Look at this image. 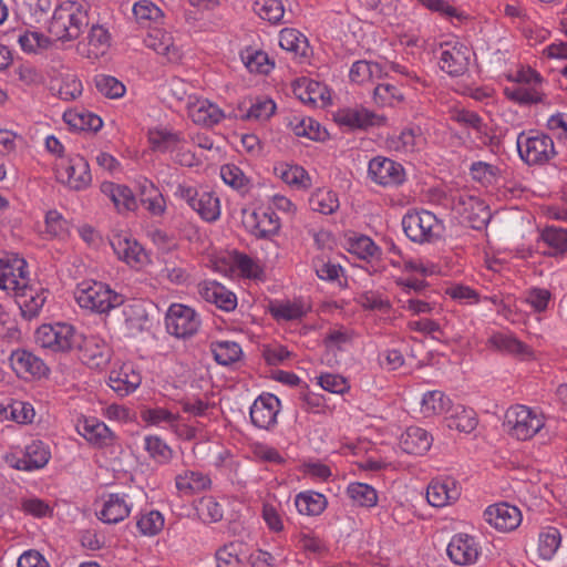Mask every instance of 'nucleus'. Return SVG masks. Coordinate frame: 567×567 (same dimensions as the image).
Wrapping results in <instances>:
<instances>
[{
    "label": "nucleus",
    "mask_w": 567,
    "mask_h": 567,
    "mask_svg": "<svg viewBox=\"0 0 567 567\" xmlns=\"http://www.w3.org/2000/svg\"><path fill=\"white\" fill-rule=\"evenodd\" d=\"M254 11L260 19L271 24L284 22L285 8L280 0H256Z\"/></svg>",
    "instance_id": "e433bc0d"
},
{
    "label": "nucleus",
    "mask_w": 567,
    "mask_h": 567,
    "mask_svg": "<svg viewBox=\"0 0 567 567\" xmlns=\"http://www.w3.org/2000/svg\"><path fill=\"white\" fill-rule=\"evenodd\" d=\"M196 512L204 523H216L224 516L221 505L213 496H203L196 505Z\"/></svg>",
    "instance_id": "79ce46f5"
},
{
    "label": "nucleus",
    "mask_w": 567,
    "mask_h": 567,
    "mask_svg": "<svg viewBox=\"0 0 567 567\" xmlns=\"http://www.w3.org/2000/svg\"><path fill=\"white\" fill-rule=\"evenodd\" d=\"M486 522L501 532L516 529L522 523L520 511L508 503L491 505L484 513Z\"/></svg>",
    "instance_id": "4468645a"
},
{
    "label": "nucleus",
    "mask_w": 567,
    "mask_h": 567,
    "mask_svg": "<svg viewBox=\"0 0 567 567\" xmlns=\"http://www.w3.org/2000/svg\"><path fill=\"white\" fill-rule=\"evenodd\" d=\"M133 13L136 20L141 23L147 21L157 22L163 18L162 10L150 1H140L134 4Z\"/></svg>",
    "instance_id": "e2e57ef3"
},
{
    "label": "nucleus",
    "mask_w": 567,
    "mask_h": 567,
    "mask_svg": "<svg viewBox=\"0 0 567 567\" xmlns=\"http://www.w3.org/2000/svg\"><path fill=\"white\" fill-rule=\"evenodd\" d=\"M309 206L313 212L330 215L338 209L339 200L333 192L318 189L310 196Z\"/></svg>",
    "instance_id": "ea45409f"
},
{
    "label": "nucleus",
    "mask_w": 567,
    "mask_h": 567,
    "mask_svg": "<svg viewBox=\"0 0 567 567\" xmlns=\"http://www.w3.org/2000/svg\"><path fill=\"white\" fill-rule=\"evenodd\" d=\"M74 296L81 308L97 313H106L124 302L123 295L116 293L107 285L95 280L80 282Z\"/></svg>",
    "instance_id": "f03ea898"
},
{
    "label": "nucleus",
    "mask_w": 567,
    "mask_h": 567,
    "mask_svg": "<svg viewBox=\"0 0 567 567\" xmlns=\"http://www.w3.org/2000/svg\"><path fill=\"white\" fill-rule=\"evenodd\" d=\"M355 301L368 310L388 312L391 308L390 301L384 299L381 293L377 291H364L359 293L355 298Z\"/></svg>",
    "instance_id": "bf43d9fd"
},
{
    "label": "nucleus",
    "mask_w": 567,
    "mask_h": 567,
    "mask_svg": "<svg viewBox=\"0 0 567 567\" xmlns=\"http://www.w3.org/2000/svg\"><path fill=\"white\" fill-rule=\"evenodd\" d=\"M543 240L553 248V255L567 254V229L547 227L542 233Z\"/></svg>",
    "instance_id": "3c124183"
},
{
    "label": "nucleus",
    "mask_w": 567,
    "mask_h": 567,
    "mask_svg": "<svg viewBox=\"0 0 567 567\" xmlns=\"http://www.w3.org/2000/svg\"><path fill=\"white\" fill-rule=\"evenodd\" d=\"M144 42L147 48L163 55L167 62L176 63L182 59V52L174 44L172 35L163 29L152 28Z\"/></svg>",
    "instance_id": "a211bd4d"
},
{
    "label": "nucleus",
    "mask_w": 567,
    "mask_h": 567,
    "mask_svg": "<svg viewBox=\"0 0 567 567\" xmlns=\"http://www.w3.org/2000/svg\"><path fill=\"white\" fill-rule=\"evenodd\" d=\"M165 324L169 334L186 339L198 331L200 320L195 310L190 307L174 303L168 308Z\"/></svg>",
    "instance_id": "6e6552de"
},
{
    "label": "nucleus",
    "mask_w": 567,
    "mask_h": 567,
    "mask_svg": "<svg viewBox=\"0 0 567 567\" xmlns=\"http://www.w3.org/2000/svg\"><path fill=\"white\" fill-rule=\"evenodd\" d=\"M87 25L89 16L83 6L76 1H64L55 8L48 30L56 40L72 41Z\"/></svg>",
    "instance_id": "f257e3e1"
},
{
    "label": "nucleus",
    "mask_w": 567,
    "mask_h": 567,
    "mask_svg": "<svg viewBox=\"0 0 567 567\" xmlns=\"http://www.w3.org/2000/svg\"><path fill=\"white\" fill-rule=\"evenodd\" d=\"M280 401L270 393L259 395L250 408V419L259 429L269 430L277 423Z\"/></svg>",
    "instance_id": "ddd939ff"
},
{
    "label": "nucleus",
    "mask_w": 567,
    "mask_h": 567,
    "mask_svg": "<svg viewBox=\"0 0 567 567\" xmlns=\"http://www.w3.org/2000/svg\"><path fill=\"white\" fill-rule=\"evenodd\" d=\"M276 111V104L270 99L259 100L256 103L251 104L249 110L245 115H243V120H256L264 121L268 120Z\"/></svg>",
    "instance_id": "680f3d73"
},
{
    "label": "nucleus",
    "mask_w": 567,
    "mask_h": 567,
    "mask_svg": "<svg viewBox=\"0 0 567 567\" xmlns=\"http://www.w3.org/2000/svg\"><path fill=\"white\" fill-rule=\"evenodd\" d=\"M476 413L472 408L457 405L452 409L447 426L460 432L471 433L477 426Z\"/></svg>",
    "instance_id": "c756f323"
},
{
    "label": "nucleus",
    "mask_w": 567,
    "mask_h": 567,
    "mask_svg": "<svg viewBox=\"0 0 567 567\" xmlns=\"http://www.w3.org/2000/svg\"><path fill=\"white\" fill-rule=\"evenodd\" d=\"M241 545L229 543L216 551L217 567H241L240 558Z\"/></svg>",
    "instance_id": "09e8293b"
},
{
    "label": "nucleus",
    "mask_w": 567,
    "mask_h": 567,
    "mask_svg": "<svg viewBox=\"0 0 567 567\" xmlns=\"http://www.w3.org/2000/svg\"><path fill=\"white\" fill-rule=\"evenodd\" d=\"M141 417L144 422L151 425H159L165 423L171 427L177 425L179 415L172 413L169 410L164 408L146 409L141 412Z\"/></svg>",
    "instance_id": "de8ad7c7"
},
{
    "label": "nucleus",
    "mask_w": 567,
    "mask_h": 567,
    "mask_svg": "<svg viewBox=\"0 0 567 567\" xmlns=\"http://www.w3.org/2000/svg\"><path fill=\"white\" fill-rule=\"evenodd\" d=\"M489 343L499 351L519 355L522 358L532 354L530 349L511 334L495 333L491 337Z\"/></svg>",
    "instance_id": "f704fd0d"
},
{
    "label": "nucleus",
    "mask_w": 567,
    "mask_h": 567,
    "mask_svg": "<svg viewBox=\"0 0 567 567\" xmlns=\"http://www.w3.org/2000/svg\"><path fill=\"white\" fill-rule=\"evenodd\" d=\"M111 246L118 259L127 264H141L145 256L143 247L127 236L115 235L111 239Z\"/></svg>",
    "instance_id": "4be33fe9"
},
{
    "label": "nucleus",
    "mask_w": 567,
    "mask_h": 567,
    "mask_svg": "<svg viewBox=\"0 0 567 567\" xmlns=\"http://www.w3.org/2000/svg\"><path fill=\"white\" fill-rule=\"evenodd\" d=\"M451 409V400L441 391H429L423 395L421 412L425 417L442 414Z\"/></svg>",
    "instance_id": "72a5a7b5"
},
{
    "label": "nucleus",
    "mask_w": 567,
    "mask_h": 567,
    "mask_svg": "<svg viewBox=\"0 0 567 567\" xmlns=\"http://www.w3.org/2000/svg\"><path fill=\"white\" fill-rule=\"evenodd\" d=\"M279 44L284 50L301 58L307 56L309 50L308 39L300 31L292 28L280 31Z\"/></svg>",
    "instance_id": "c85d7f7f"
},
{
    "label": "nucleus",
    "mask_w": 567,
    "mask_h": 567,
    "mask_svg": "<svg viewBox=\"0 0 567 567\" xmlns=\"http://www.w3.org/2000/svg\"><path fill=\"white\" fill-rule=\"evenodd\" d=\"M214 359L220 365H230L237 362L241 354V348L234 341H218L210 344Z\"/></svg>",
    "instance_id": "c9c22d12"
},
{
    "label": "nucleus",
    "mask_w": 567,
    "mask_h": 567,
    "mask_svg": "<svg viewBox=\"0 0 567 567\" xmlns=\"http://www.w3.org/2000/svg\"><path fill=\"white\" fill-rule=\"evenodd\" d=\"M385 118L367 109L348 110L340 114V122L352 128L367 130L383 124Z\"/></svg>",
    "instance_id": "a878e982"
},
{
    "label": "nucleus",
    "mask_w": 567,
    "mask_h": 567,
    "mask_svg": "<svg viewBox=\"0 0 567 567\" xmlns=\"http://www.w3.org/2000/svg\"><path fill=\"white\" fill-rule=\"evenodd\" d=\"M460 496V488L455 482L446 480H432L426 489V499L433 507H443Z\"/></svg>",
    "instance_id": "412c9836"
},
{
    "label": "nucleus",
    "mask_w": 567,
    "mask_h": 567,
    "mask_svg": "<svg viewBox=\"0 0 567 567\" xmlns=\"http://www.w3.org/2000/svg\"><path fill=\"white\" fill-rule=\"evenodd\" d=\"M561 536L557 528L548 527L538 536V556L543 560H549L560 546Z\"/></svg>",
    "instance_id": "4c0bfd02"
},
{
    "label": "nucleus",
    "mask_w": 567,
    "mask_h": 567,
    "mask_svg": "<svg viewBox=\"0 0 567 567\" xmlns=\"http://www.w3.org/2000/svg\"><path fill=\"white\" fill-rule=\"evenodd\" d=\"M1 265V279L3 290H12L13 292L21 287V281H28L27 277V261L19 258L14 254L2 252L0 256Z\"/></svg>",
    "instance_id": "2eb2a0df"
},
{
    "label": "nucleus",
    "mask_w": 567,
    "mask_h": 567,
    "mask_svg": "<svg viewBox=\"0 0 567 567\" xmlns=\"http://www.w3.org/2000/svg\"><path fill=\"white\" fill-rule=\"evenodd\" d=\"M200 297L218 309L230 312L237 307L236 295L217 281H204L198 285Z\"/></svg>",
    "instance_id": "f3484780"
},
{
    "label": "nucleus",
    "mask_w": 567,
    "mask_h": 567,
    "mask_svg": "<svg viewBox=\"0 0 567 567\" xmlns=\"http://www.w3.org/2000/svg\"><path fill=\"white\" fill-rule=\"evenodd\" d=\"M125 323L128 330H142L146 315L140 305H128L124 308Z\"/></svg>",
    "instance_id": "774afa93"
},
{
    "label": "nucleus",
    "mask_w": 567,
    "mask_h": 567,
    "mask_svg": "<svg viewBox=\"0 0 567 567\" xmlns=\"http://www.w3.org/2000/svg\"><path fill=\"white\" fill-rule=\"evenodd\" d=\"M223 181L237 190L246 192L248 189L249 179L244 172L236 165L226 164L220 168Z\"/></svg>",
    "instance_id": "864d4df0"
},
{
    "label": "nucleus",
    "mask_w": 567,
    "mask_h": 567,
    "mask_svg": "<svg viewBox=\"0 0 567 567\" xmlns=\"http://www.w3.org/2000/svg\"><path fill=\"white\" fill-rule=\"evenodd\" d=\"M276 174L288 185L299 188H309L311 179L307 171L298 165L281 164L275 167Z\"/></svg>",
    "instance_id": "473e14b6"
},
{
    "label": "nucleus",
    "mask_w": 567,
    "mask_h": 567,
    "mask_svg": "<svg viewBox=\"0 0 567 567\" xmlns=\"http://www.w3.org/2000/svg\"><path fill=\"white\" fill-rule=\"evenodd\" d=\"M94 82L97 91L109 99H118L125 94V85L114 76L99 74Z\"/></svg>",
    "instance_id": "a18cd8bd"
},
{
    "label": "nucleus",
    "mask_w": 567,
    "mask_h": 567,
    "mask_svg": "<svg viewBox=\"0 0 567 567\" xmlns=\"http://www.w3.org/2000/svg\"><path fill=\"white\" fill-rule=\"evenodd\" d=\"M370 178L382 186L400 185L404 181V168L390 158L377 156L369 163Z\"/></svg>",
    "instance_id": "f8f14e48"
},
{
    "label": "nucleus",
    "mask_w": 567,
    "mask_h": 567,
    "mask_svg": "<svg viewBox=\"0 0 567 567\" xmlns=\"http://www.w3.org/2000/svg\"><path fill=\"white\" fill-rule=\"evenodd\" d=\"M81 340V333L68 323L42 324L35 331V342L53 352H71Z\"/></svg>",
    "instance_id": "7ed1b4c3"
},
{
    "label": "nucleus",
    "mask_w": 567,
    "mask_h": 567,
    "mask_svg": "<svg viewBox=\"0 0 567 567\" xmlns=\"http://www.w3.org/2000/svg\"><path fill=\"white\" fill-rule=\"evenodd\" d=\"M50 452L41 441H33L25 447L24 455L18 460L17 468L23 471L38 470L48 464Z\"/></svg>",
    "instance_id": "5701e85b"
},
{
    "label": "nucleus",
    "mask_w": 567,
    "mask_h": 567,
    "mask_svg": "<svg viewBox=\"0 0 567 567\" xmlns=\"http://www.w3.org/2000/svg\"><path fill=\"white\" fill-rule=\"evenodd\" d=\"M136 525L143 535L154 536L163 529L164 517L158 511H151L142 515Z\"/></svg>",
    "instance_id": "13d9d810"
},
{
    "label": "nucleus",
    "mask_w": 567,
    "mask_h": 567,
    "mask_svg": "<svg viewBox=\"0 0 567 567\" xmlns=\"http://www.w3.org/2000/svg\"><path fill=\"white\" fill-rule=\"evenodd\" d=\"M254 216L257 220L254 234L258 238H269L279 231L280 223L275 214L262 213L260 217L256 213Z\"/></svg>",
    "instance_id": "5fc2aeb1"
},
{
    "label": "nucleus",
    "mask_w": 567,
    "mask_h": 567,
    "mask_svg": "<svg viewBox=\"0 0 567 567\" xmlns=\"http://www.w3.org/2000/svg\"><path fill=\"white\" fill-rule=\"evenodd\" d=\"M79 359L91 369L105 368L112 357V349L109 344L95 336L84 337L78 342L75 350Z\"/></svg>",
    "instance_id": "1a4fd4ad"
},
{
    "label": "nucleus",
    "mask_w": 567,
    "mask_h": 567,
    "mask_svg": "<svg viewBox=\"0 0 567 567\" xmlns=\"http://www.w3.org/2000/svg\"><path fill=\"white\" fill-rule=\"evenodd\" d=\"M80 433L95 446L104 447L113 444L114 436L112 431L103 422L95 419L84 420Z\"/></svg>",
    "instance_id": "393cba45"
},
{
    "label": "nucleus",
    "mask_w": 567,
    "mask_h": 567,
    "mask_svg": "<svg viewBox=\"0 0 567 567\" xmlns=\"http://www.w3.org/2000/svg\"><path fill=\"white\" fill-rule=\"evenodd\" d=\"M56 181L72 190H83L91 185L92 176L87 161L72 155L55 163Z\"/></svg>",
    "instance_id": "423d86ee"
},
{
    "label": "nucleus",
    "mask_w": 567,
    "mask_h": 567,
    "mask_svg": "<svg viewBox=\"0 0 567 567\" xmlns=\"http://www.w3.org/2000/svg\"><path fill=\"white\" fill-rule=\"evenodd\" d=\"M64 121L74 130L97 132L103 122L100 116L85 112H66Z\"/></svg>",
    "instance_id": "58836bf2"
},
{
    "label": "nucleus",
    "mask_w": 567,
    "mask_h": 567,
    "mask_svg": "<svg viewBox=\"0 0 567 567\" xmlns=\"http://www.w3.org/2000/svg\"><path fill=\"white\" fill-rule=\"evenodd\" d=\"M517 150L520 158L528 165H543L556 155L553 138L543 133H520L517 137Z\"/></svg>",
    "instance_id": "0eeeda50"
},
{
    "label": "nucleus",
    "mask_w": 567,
    "mask_h": 567,
    "mask_svg": "<svg viewBox=\"0 0 567 567\" xmlns=\"http://www.w3.org/2000/svg\"><path fill=\"white\" fill-rule=\"evenodd\" d=\"M447 555L456 565H471L477 560V545L472 536L457 534L447 546Z\"/></svg>",
    "instance_id": "6ab92c4d"
},
{
    "label": "nucleus",
    "mask_w": 567,
    "mask_h": 567,
    "mask_svg": "<svg viewBox=\"0 0 567 567\" xmlns=\"http://www.w3.org/2000/svg\"><path fill=\"white\" fill-rule=\"evenodd\" d=\"M145 450L150 457L158 464H166L173 457L172 449L161 437L155 435L145 437Z\"/></svg>",
    "instance_id": "37998d69"
},
{
    "label": "nucleus",
    "mask_w": 567,
    "mask_h": 567,
    "mask_svg": "<svg viewBox=\"0 0 567 567\" xmlns=\"http://www.w3.org/2000/svg\"><path fill=\"white\" fill-rule=\"evenodd\" d=\"M471 49L461 43L441 45L439 64L442 71L451 76L463 75L470 65Z\"/></svg>",
    "instance_id": "9b49d317"
},
{
    "label": "nucleus",
    "mask_w": 567,
    "mask_h": 567,
    "mask_svg": "<svg viewBox=\"0 0 567 567\" xmlns=\"http://www.w3.org/2000/svg\"><path fill=\"white\" fill-rule=\"evenodd\" d=\"M148 189L150 196L143 197L141 203L152 215L159 216L165 210V199L155 186H148Z\"/></svg>",
    "instance_id": "338daca9"
},
{
    "label": "nucleus",
    "mask_w": 567,
    "mask_h": 567,
    "mask_svg": "<svg viewBox=\"0 0 567 567\" xmlns=\"http://www.w3.org/2000/svg\"><path fill=\"white\" fill-rule=\"evenodd\" d=\"M305 85L299 84L295 89L296 95L306 104H317L318 100H323V87L318 82L303 80Z\"/></svg>",
    "instance_id": "052dcab7"
},
{
    "label": "nucleus",
    "mask_w": 567,
    "mask_h": 567,
    "mask_svg": "<svg viewBox=\"0 0 567 567\" xmlns=\"http://www.w3.org/2000/svg\"><path fill=\"white\" fill-rule=\"evenodd\" d=\"M381 73V65L375 62L357 61L350 69V79L353 82H364L372 79L374 75L379 76Z\"/></svg>",
    "instance_id": "4d7b16f0"
},
{
    "label": "nucleus",
    "mask_w": 567,
    "mask_h": 567,
    "mask_svg": "<svg viewBox=\"0 0 567 567\" xmlns=\"http://www.w3.org/2000/svg\"><path fill=\"white\" fill-rule=\"evenodd\" d=\"M18 41L25 52H37L39 49H47L51 43L48 37L39 32H24L19 35Z\"/></svg>",
    "instance_id": "0e129e2a"
},
{
    "label": "nucleus",
    "mask_w": 567,
    "mask_h": 567,
    "mask_svg": "<svg viewBox=\"0 0 567 567\" xmlns=\"http://www.w3.org/2000/svg\"><path fill=\"white\" fill-rule=\"evenodd\" d=\"M141 381L140 373L131 364H123L118 370H112L109 375V385L118 396L134 392Z\"/></svg>",
    "instance_id": "aec40b11"
},
{
    "label": "nucleus",
    "mask_w": 567,
    "mask_h": 567,
    "mask_svg": "<svg viewBox=\"0 0 567 567\" xmlns=\"http://www.w3.org/2000/svg\"><path fill=\"white\" fill-rule=\"evenodd\" d=\"M452 120L457 122L458 124L471 127L475 130L477 133H483L485 130V125L481 116L468 110H456L452 113Z\"/></svg>",
    "instance_id": "69168bd1"
},
{
    "label": "nucleus",
    "mask_w": 567,
    "mask_h": 567,
    "mask_svg": "<svg viewBox=\"0 0 567 567\" xmlns=\"http://www.w3.org/2000/svg\"><path fill=\"white\" fill-rule=\"evenodd\" d=\"M504 425L513 437L526 441L537 434L545 422L540 413L525 405H515L506 411Z\"/></svg>",
    "instance_id": "20e7f679"
},
{
    "label": "nucleus",
    "mask_w": 567,
    "mask_h": 567,
    "mask_svg": "<svg viewBox=\"0 0 567 567\" xmlns=\"http://www.w3.org/2000/svg\"><path fill=\"white\" fill-rule=\"evenodd\" d=\"M22 286L14 291L16 302L18 303L21 315L27 320H32L40 315L47 301L48 290L40 285L21 281Z\"/></svg>",
    "instance_id": "9d476101"
},
{
    "label": "nucleus",
    "mask_w": 567,
    "mask_h": 567,
    "mask_svg": "<svg viewBox=\"0 0 567 567\" xmlns=\"http://www.w3.org/2000/svg\"><path fill=\"white\" fill-rule=\"evenodd\" d=\"M189 113L195 123L206 126L218 124L224 118L223 111L208 101L198 102L190 109Z\"/></svg>",
    "instance_id": "7c9ffc66"
},
{
    "label": "nucleus",
    "mask_w": 567,
    "mask_h": 567,
    "mask_svg": "<svg viewBox=\"0 0 567 567\" xmlns=\"http://www.w3.org/2000/svg\"><path fill=\"white\" fill-rule=\"evenodd\" d=\"M196 200L197 202L193 209L197 212L203 219L214 221L219 217V199L214 194L203 192Z\"/></svg>",
    "instance_id": "a19ab883"
},
{
    "label": "nucleus",
    "mask_w": 567,
    "mask_h": 567,
    "mask_svg": "<svg viewBox=\"0 0 567 567\" xmlns=\"http://www.w3.org/2000/svg\"><path fill=\"white\" fill-rule=\"evenodd\" d=\"M348 495L360 506H374L378 502L375 489L364 483H351L347 489Z\"/></svg>",
    "instance_id": "49530a36"
},
{
    "label": "nucleus",
    "mask_w": 567,
    "mask_h": 567,
    "mask_svg": "<svg viewBox=\"0 0 567 567\" xmlns=\"http://www.w3.org/2000/svg\"><path fill=\"white\" fill-rule=\"evenodd\" d=\"M210 478L195 471H185L175 477L176 488L184 495H192L205 491L210 486Z\"/></svg>",
    "instance_id": "bb28decb"
},
{
    "label": "nucleus",
    "mask_w": 567,
    "mask_h": 567,
    "mask_svg": "<svg viewBox=\"0 0 567 567\" xmlns=\"http://www.w3.org/2000/svg\"><path fill=\"white\" fill-rule=\"evenodd\" d=\"M241 59L250 72L268 74L272 69V64L269 62L267 53L262 51H246V53L241 55Z\"/></svg>",
    "instance_id": "6e6d98bb"
},
{
    "label": "nucleus",
    "mask_w": 567,
    "mask_h": 567,
    "mask_svg": "<svg viewBox=\"0 0 567 567\" xmlns=\"http://www.w3.org/2000/svg\"><path fill=\"white\" fill-rule=\"evenodd\" d=\"M293 132L297 136H305L312 141H324L328 132L321 128L320 124L311 117L301 118L295 126Z\"/></svg>",
    "instance_id": "8fccbe9b"
},
{
    "label": "nucleus",
    "mask_w": 567,
    "mask_h": 567,
    "mask_svg": "<svg viewBox=\"0 0 567 567\" xmlns=\"http://www.w3.org/2000/svg\"><path fill=\"white\" fill-rule=\"evenodd\" d=\"M402 227L405 235L414 243H430L441 236L443 226L429 210L410 212L403 216Z\"/></svg>",
    "instance_id": "39448f33"
},
{
    "label": "nucleus",
    "mask_w": 567,
    "mask_h": 567,
    "mask_svg": "<svg viewBox=\"0 0 567 567\" xmlns=\"http://www.w3.org/2000/svg\"><path fill=\"white\" fill-rule=\"evenodd\" d=\"M109 32L101 25H93L89 33V58L104 54L109 48Z\"/></svg>",
    "instance_id": "603ef678"
},
{
    "label": "nucleus",
    "mask_w": 567,
    "mask_h": 567,
    "mask_svg": "<svg viewBox=\"0 0 567 567\" xmlns=\"http://www.w3.org/2000/svg\"><path fill=\"white\" fill-rule=\"evenodd\" d=\"M432 436L424 429L412 426L409 427L401 439V447L409 454H423L430 450L432 445Z\"/></svg>",
    "instance_id": "b1692460"
},
{
    "label": "nucleus",
    "mask_w": 567,
    "mask_h": 567,
    "mask_svg": "<svg viewBox=\"0 0 567 567\" xmlns=\"http://www.w3.org/2000/svg\"><path fill=\"white\" fill-rule=\"evenodd\" d=\"M295 505L300 514L317 516L324 511L327 506V499L320 493H300L296 496Z\"/></svg>",
    "instance_id": "2f4dec72"
},
{
    "label": "nucleus",
    "mask_w": 567,
    "mask_h": 567,
    "mask_svg": "<svg viewBox=\"0 0 567 567\" xmlns=\"http://www.w3.org/2000/svg\"><path fill=\"white\" fill-rule=\"evenodd\" d=\"M130 512L131 508L124 498L117 494H111L100 512V519L107 524H116L126 518Z\"/></svg>",
    "instance_id": "cd10ccee"
},
{
    "label": "nucleus",
    "mask_w": 567,
    "mask_h": 567,
    "mask_svg": "<svg viewBox=\"0 0 567 567\" xmlns=\"http://www.w3.org/2000/svg\"><path fill=\"white\" fill-rule=\"evenodd\" d=\"M10 364L17 375L23 379L41 378L49 371L42 359L23 349L11 353Z\"/></svg>",
    "instance_id": "dca6fc26"
},
{
    "label": "nucleus",
    "mask_w": 567,
    "mask_h": 567,
    "mask_svg": "<svg viewBox=\"0 0 567 567\" xmlns=\"http://www.w3.org/2000/svg\"><path fill=\"white\" fill-rule=\"evenodd\" d=\"M150 142L153 147L161 152H173L179 147L182 142L179 134L166 130L151 132Z\"/></svg>",
    "instance_id": "c03bdc74"
}]
</instances>
